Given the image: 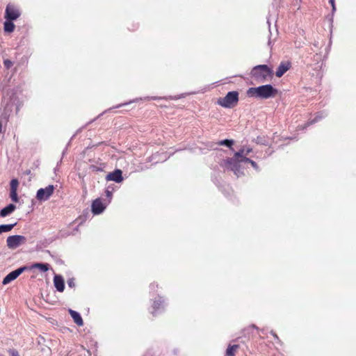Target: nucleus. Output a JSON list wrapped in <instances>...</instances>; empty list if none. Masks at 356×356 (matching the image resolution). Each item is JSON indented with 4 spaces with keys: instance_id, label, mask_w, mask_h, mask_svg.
Here are the masks:
<instances>
[{
    "instance_id": "1",
    "label": "nucleus",
    "mask_w": 356,
    "mask_h": 356,
    "mask_svg": "<svg viewBox=\"0 0 356 356\" xmlns=\"http://www.w3.org/2000/svg\"><path fill=\"white\" fill-rule=\"evenodd\" d=\"M277 93V90L270 84L256 88H250L247 90V95L248 97L261 99H268L271 97L275 96Z\"/></svg>"
},
{
    "instance_id": "2",
    "label": "nucleus",
    "mask_w": 356,
    "mask_h": 356,
    "mask_svg": "<svg viewBox=\"0 0 356 356\" xmlns=\"http://www.w3.org/2000/svg\"><path fill=\"white\" fill-rule=\"evenodd\" d=\"M273 70L266 65H259L251 70V76L257 82H265L273 77Z\"/></svg>"
},
{
    "instance_id": "3",
    "label": "nucleus",
    "mask_w": 356,
    "mask_h": 356,
    "mask_svg": "<svg viewBox=\"0 0 356 356\" xmlns=\"http://www.w3.org/2000/svg\"><path fill=\"white\" fill-rule=\"evenodd\" d=\"M239 93L238 91H231L224 97H220L217 100V104L227 108H232L238 104Z\"/></svg>"
},
{
    "instance_id": "4",
    "label": "nucleus",
    "mask_w": 356,
    "mask_h": 356,
    "mask_svg": "<svg viewBox=\"0 0 356 356\" xmlns=\"http://www.w3.org/2000/svg\"><path fill=\"white\" fill-rule=\"evenodd\" d=\"M21 15L19 9L13 3H8L5 10L4 17L7 20H16Z\"/></svg>"
},
{
    "instance_id": "5",
    "label": "nucleus",
    "mask_w": 356,
    "mask_h": 356,
    "mask_svg": "<svg viewBox=\"0 0 356 356\" xmlns=\"http://www.w3.org/2000/svg\"><path fill=\"white\" fill-rule=\"evenodd\" d=\"M26 242V238L24 236L21 235H13L10 236L7 238L6 243L7 246L10 249H16L21 245L24 244Z\"/></svg>"
},
{
    "instance_id": "6",
    "label": "nucleus",
    "mask_w": 356,
    "mask_h": 356,
    "mask_svg": "<svg viewBox=\"0 0 356 356\" xmlns=\"http://www.w3.org/2000/svg\"><path fill=\"white\" fill-rule=\"evenodd\" d=\"M54 186L49 185L44 188H40L36 193V198L40 201L47 200L54 193Z\"/></svg>"
},
{
    "instance_id": "7",
    "label": "nucleus",
    "mask_w": 356,
    "mask_h": 356,
    "mask_svg": "<svg viewBox=\"0 0 356 356\" xmlns=\"http://www.w3.org/2000/svg\"><path fill=\"white\" fill-rule=\"evenodd\" d=\"M245 156V149L243 148L234 154V158H228L226 159L225 161V165L232 170H235L234 168L236 165V160H238V159H240Z\"/></svg>"
},
{
    "instance_id": "8",
    "label": "nucleus",
    "mask_w": 356,
    "mask_h": 356,
    "mask_svg": "<svg viewBox=\"0 0 356 356\" xmlns=\"http://www.w3.org/2000/svg\"><path fill=\"white\" fill-rule=\"evenodd\" d=\"M28 269V267L23 266L16 269L8 273L3 280L2 284L3 285H6L9 284L10 282L17 279L24 271Z\"/></svg>"
},
{
    "instance_id": "9",
    "label": "nucleus",
    "mask_w": 356,
    "mask_h": 356,
    "mask_svg": "<svg viewBox=\"0 0 356 356\" xmlns=\"http://www.w3.org/2000/svg\"><path fill=\"white\" fill-rule=\"evenodd\" d=\"M291 67V63L289 60H284L282 61L276 72H275V76L278 78L282 77L284 73H286L288 70H289Z\"/></svg>"
},
{
    "instance_id": "10",
    "label": "nucleus",
    "mask_w": 356,
    "mask_h": 356,
    "mask_svg": "<svg viewBox=\"0 0 356 356\" xmlns=\"http://www.w3.org/2000/svg\"><path fill=\"white\" fill-rule=\"evenodd\" d=\"M106 181H113L116 183H120L123 181L122 172L120 169H116L112 172H109L106 177Z\"/></svg>"
},
{
    "instance_id": "11",
    "label": "nucleus",
    "mask_w": 356,
    "mask_h": 356,
    "mask_svg": "<svg viewBox=\"0 0 356 356\" xmlns=\"http://www.w3.org/2000/svg\"><path fill=\"white\" fill-rule=\"evenodd\" d=\"M10 197L12 201L14 202H18L19 198L17 195V188L19 186V181L17 179H13L10 181Z\"/></svg>"
},
{
    "instance_id": "12",
    "label": "nucleus",
    "mask_w": 356,
    "mask_h": 356,
    "mask_svg": "<svg viewBox=\"0 0 356 356\" xmlns=\"http://www.w3.org/2000/svg\"><path fill=\"white\" fill-rule=\"evenodd\" d=\"M106 206L99 198L95 200L92 203V212L95 215L100 214L105 209Z\"/></svg>"
},
{
    "instance_id": "13",
    "label": "nucleus",
    "mask_w": 356,
    "mask_h": 356,
    "mask_svg": "<svg viewBox=\"0 0 356 356\" xmlns=\"http://www.w3.org/2000/svg\"><path fill=\"white\" fill-rule=\"evenodd\" d=\"M54 284L59 292H63L65 289V283L63 277L60 275H55L54 277Z\"/></svg>"
},
{
    "instance_id": "14",
    "label": "nucleus",
    "mask_w": 356,
    "mask_h": 356,
    "mask_svg": "<svg viewBox=\"0 0 356 356\" xmlns=\"http://www.w3.org/2000/svg\"><path fill=\"white\" fill-rule=\"evenodd\" d=\"M69 313L72 318L74 320V322L79 326H82L83 325V319L81 316V315L76 311H74L72 309L69 310Z\"/></svg>"
},
{
    "instance_id": "15",
    "label": "nucleus",
    "mask_w": 356,
    "mask_h": 356,
    "mask_svg": "<svg viewBox=\"0 0 356 356\" xmlns=\"http://www.w3.org/2000/svg\"><path fill=\"white\" fill-rule=\"evenodd\" d=\"M15 209H16L15 205H14L13 204H10L1 210L0 216L1 217H6L8 215L10 214L11 213H13L15 210Z\"/></svg>"
},
{
    "instance_id": "16",
    "label": "nucleus",
    "mask_w": 356,
    "mask_h": 356,
    "mask_svg": "<svg viewBox=\"0 0 356 356\" xmlns=\"http://www.w3.org/2000/svg\"><path fill=\"white\" fill-rule=\"evenodd\" d=\"M163 303V300H162V298L161 297L153 301V303L152 305V311L151 312V313L152 314L153 316H155L156 311L158 309H159L160 308H161Z\"/></svg>"
},
{
    "instance_id": "17",
    "label": "nucleus",
    "mask_w": 356,
    "mask_h": 356,
    "mask_svg": "<svg viewBox=\"0 0 356 356\" xmlns=\"http://www.w3.org/2000/svg\"><path fill=\"white\" fill-rule=\"evenodd\" d=\"M15 28L13 21L7 20L3 23L4 31L7 33H12L14 31Z\"/></svg>"
},
{
    "instance_id": "18",
    "label": "nucleus",
    "mask_w": 356,
    "mask_h": 356,
    "mask_svg": "<svg viewBox=\"0 0 356 356\" xmlns=\"http://www.w3.org/2000/svg\"><path fill=\"white\" fill-rule=\"evenodd\" d=\"M49 264H42V263H35L32 265V268H38L42 272H47L49 269Z\"/></svg>"
},
{
    "instance_id": "19",
    "label": "nucleus",
    "mask_w": 356,
    "mask_h": 356,
    "mask_svg": "<svg viewBox=\"0 0 356 356\" xmlns=\"http://www.w3.org/2000/svg\"><path fill=\"white\" fill-rule=\"evenodd\" d=\"M239 348V345L234 344L232 346H229L226 350V356H235V353Z\"/></svg>"
},
{
    "instance_id": "20",
    "label": "nucleus",
    "mask_w": 356,
    "mask_h": 356,
    "mask_svg": "<svg viewBox=\"0 0 356 356\" xmlns=\"http://www.w3.org/2000/svg\"><path fill=\"white\" fill-rule=\"evenodd\" d=\"M15 225L16 224L15 223V224H10V225H0V234L11 231Z\"/></svg>"
},
{
    "instance_id": "21",
    "label": "nucleus",
    "mask_w": 356,
    "mask_h": 356,
    "mask_svg": "<svg viewBox=\"0 0 356 356\" xmlns=\"http://www.w3.org/2000/svg\"><path fill=\"white\" fill-rule=\"evenodd\" d=\"M8 122V117L6 115L2 116L0 119V134L3 133V124L6 126Z\"/></svg>"
},
{
    "instance_id": "22",
    "label": "nucleus",
    "mask_w": 356,
    "mask_h": 356,
    "mask_svg": "<svg viewBox=\"0 0 356 356\" xmlns=\"http://www.w3.org/2000/svg\"><path fill=\"white\" fill-rule=\"evenodd\" d=\"M233 140H228V139H225V140H221L218 143V145H226L229 147H231L232 145H233Z\"/></svg>"
},
{
    "instance_id": "23",
    "label": "nucleus",
    "mask_w": 356,
    "mask_h": 356,
    "mask_svg": "<svg viewBox=\"0 0 356 356\" xmlns=\"http://www.w3.org/2000/svg\"><path fill=\"white\" fill-rule=\"evenodd\" d=\"M3 65L6 68L10 69L13 66V62L8 59L4 60Z\"/></svg>"
},
{
    "instance_id": "24",
    "label": "nucleus",
    "mask_w": 356,
    "mask_h": 356,
    "mask_svg": "<svg viewBox=\"0 0 356 356\" xmlns=\"http://www.w3.org/2000/svg\"><path fill=\"white\" fill-rule=\"evenodd\" d=\"M250 161V159L247 158L245 156L242 157L241 159H238V160H236V163L238 162H245V163H249Z\"/></svg>"
},
{
    "instance_id": "25",
    "label": "nucleus",
    "mask_w": 356,
    "mask_h": 356,
    "mask_svg": "<svg viewBox=\"0 0 356 356\" xmlns=\"http://www.w3.org/2000/svg\"><path fill=\"white\" fill-rule=\"evenodd\" d=\"M270 334L273 336V337L279 342H280V338L278 337V336L277 335V334L273 332V331H271L270 332Z\"/></svg>"
},
{
    "instance_id": "26",
    "label": "nucleus",
    "mask_w": 356,
    "mask_h": 356,
    "mask_svg": "<svg viewBox=\"0 0 356 356\" xmlns=\"http://www.w3.org/2000/svg\"><path fill=\"white\" fill-rule=\"evenodd\" d=\"M10 353L11 356H19L18 354V352L15 350H10Z\"/></svg>"
},
{
    "instance_id": "27",
    "label": "nucleus",
    "mask_w": 356,
    "mask_h": 356,
    "mask_svg": "<svg viewBox=\"0 0 356 356\" xmlns=\"http://www.w3.org/2000/svg\"><path fill=\"white\" fill-rule=\"evenodd\" d=\"M249 163H250V164H251V165H252L253 168H258V165H257V163H256L255 161H254L251 160V159H250V161Z\"/></svg>"
},
{
    "instance_id": "28",
    "label": "nucleus",
    "mask_w": 356,
    "mask_h": 356,
    "mask_svg": "<svg viewBox=\"0 0 356 356\" xmlns=\"http://www.w3.org/2000/svg\"><path fill=\"white\" fill-rule=\"evenodd\" d=\"M147 99H152V100H156V99H163L162 97H147Z\"/></svg>"
},
{
    "instance_id": "29",
    "label": "nucleus",
    "mask_w": 356,
    "mask_h": 356,
    "mask_svg": "<svg viewBox=\"0 0 356 356\" xmlns=\"http://www.w3.org/2000/svg\"><path fill=\"white\" fill-rule=\"evenodd\" d=\"M329 2L332 5V9L335 10L334 0H329Z\"/></svg>"
},
{
    "instance_id": "30",
    "label": "nucleus",
    "mask_w": 356,
    "mask_h": 356,
    "mask_svg": "<svg viewBox=\"0 0 356 356\" xmlns=\"http://www.w3.org/2000/svg\"><path fill=\"white\" fill-rule=\"evenodd\" d=\"M252 152V149L248 148L247 149H245V155H248L250 152Z\"/></svg>"
},
{
    "instance_id": "31",
    "label": "nucleus",
    "mask_w": 356,
    "mask_h": 356,
    "mask_svg": "<svg viewBox=\"0 0 356 356\" xmlns=\"http://www.w3.org/2000/svg\"><path fill=\"white\" fill-rule=\"evenodd\" d=\"M67 283H68L69 286H70V287H72V286H74V284L72 281H68Z\"/></svg>"
},
{
    "instance_id": "32",
    "label": "nucleus",
    "mask_w": 356,
    "mask_h": 356,
    "mask_svg": "<svg viewBox=\"0 0 356 356\" xmlns=\"http://www.w3.org/2000/svg\"><path fill=\"white\" fill-rule=\"evenodd\" d=\"M106 194H107V196H110L111 195V192L108 191H106Z\"/></svg>"
},
{
    "instance_id": "33",
    "label": "nucleus",
    "mask_w": 356,
    "mask_h": 356,
    "mask_svg": "<svg viewBox=\"0 0 356 356\" xmlns=\"http://www.w3.org/2000/svg\"><path fill=\"white\" fill-rule=\"evenodd\" d=\"M252 327L253 328L257 329V326H256L255 325H252Z\"/></svg>"
},
{
    "instance_id": "34",
    "label": "nucleus",
    "mask_w": 356,
    "mask_h": 356,
    "mask_svg": "<svg viewBox=\"0 0 356 356\" xmlns=\"http://www.w3.org/2000/svg\"><path fill=\"white\" fill-rule=\"evenodd\" d=\"M121 106H122V104H120L119 106H117V108H119V107H120Z\"/></svg>"
}]
</instances>
